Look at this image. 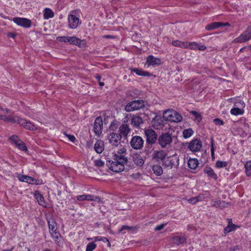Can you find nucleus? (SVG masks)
I'll list each match as a JSON object with an SVG mask.
<instances>
[{
    "label": "nucleus",
    "mask_w": 251,
    "mask_h": 251,
    "mask_svg": "<svg viewBox=\"0 0 251 251\" xmlns=\"http://www.w3.org/2000/svg\"><path fill=\"white\" fill-rule=\"evenodd\" d=\"M197 45L198 43L195 42H188V48H189L191 50H197V47H198Z\"/></svg>",
    "instance_id": "obj_49"
},
{
    "label": "nucleus",
    "mask_w": 251,
    "mask_h": 251,
    "mask_svg": "<svg viewBox=\"0 0 251 251\" xmlns=\"http://www.w3.org/2000/svg\"><path fill=\"white\" fill-rule=\"evenodd\" d=\"M119 133L118 134L121 137L126 138L129 133L130 132V129L128 125L125 123L123 124L119 127Z\"/></svg>",
    "instance_id": "obj_16"
},
{
    "label": "nucleus",
    "mask_w": 251,
    "mask_h": 251,
    "mask_svg": "<svg viewBox=\"0 0 251 251\" xmlns=\"http://www.w3.org/2000/svg\"><path fill=\"white\" fill-rule=\"evenodd\" d=\"M178 164L179 159L176 156H173L171 159L166 160L164 163V165L166 167L170 168H172L175 166H178Z\"/></svg>",
    "instance_id": "obj_18"
},
{
    "label": "nucleus",
    "mask_w": 251,
    "mask_h": 251,
    "mask_svg": "<svg viewBox=\"0 0 251 251\" xmlns=\"http://www.w3.org/2000/svg\"><path fill=\"white\" fill-rule=\"evenodd\" d=\"M239 248L238 246H236L229 249V251H235L236 250H239Z\"/></svg>",
    "instance_id": "obj_61"
},
{
    "label": "nucleus",
    "mask_w": 251,
    "mask_h": 251,
    "mask_svg": "<svg viewBox=\"0 0 251 251\" xmlns=\"http://www.w3.org/2000/svg\"><path fill=\"white\" fill-rule=\"evenodd\" d=\"M190 113L194 117L195 120L198 123L200 122L201 120L202 117L200 113L195 111H191Z\"/></svg>",
    "instance_id": "obj_41"
},
{
    "label": "nucleus",
    "mask_w": 251,
    "mask_h": 251,
    "mask_svg": "<svg viewBox=\"0 0 251 251\" xmlns=\"http://www.w3.org/2000/svg\"><path fill=\"white\" fill-rule=\"evenodd\" d=\"M211 152L212 156L214 154V147H213V140H212V142H211Z\"/></svg>",
    "instance_id": "obj_62"
},
{
    "label": "nucleus",
    "mask_w": 251,
    "mask_h": 251,
    "mask_svg": "<svg viewBox=\"0 0 251 251\" xmlns=\"http://www.w3.org/2000/svg\"><path fill=\"white\" fill-rule=\"evenodd\" d=\"M127 162V158L124 155L114 154L112 159L106 161V165L113 172L119 173L125 169V165Z\"/></svg>",
    "instance_id": "obj_1"
},
{
    "label": "nucleus",
    "mask_w": 251,
    "mask_h": 251,
    "mask_svg": "<svg viewBox=\"0 0 251 251\" xmlns=\"http://www.w3.org/2000/svg\"><path fill=\"white\" fill-rule=\"evenodd\" d=\"M197 47H197V50H201V51H203L206 49V46L204 45H201V44L199 45L198 44Z\"/></svg>",
    "instance_id": "obj_59"
},
{
    "label": "nucleus",
    "mask_w": 251,
    "mask_h": 251,
    "mask_svg": "<svg viewBox=\"0 0 251 251\" xmlns=\"http://www.w3.org/2000/svg\"><path fill=\"white\" fill-rule=\"evenodd\" d=\"M103 37L105 38H107V39L113 38V37L110 35H105L103 36Z\"/></svg>",
    "instance_id": "obj_64"
},
{
    "label": "nucleus",
    "mask_w": 251,
    "mask_h": 251,
    "mask_svg": "<svg viewBox=\"0 0 251 251\" xmlns=\"http://www.w3.org/2000/svg\"><path fill=\"white\" fill-rule=\"evenodd\" d=\"M11 112V111L7 109H3L0 108V119L4 122H9L11 123H18L19 124L20 120L21 118L19 117H13L11 115H6Z\"/></svg>",
    "instance_id": "obj_3"
},
{
    "label": "nucleus",
    "mask_w": 251,
    "mask_h": 251,
    "mask_svg": "<svg viewBox=\"0 0 251 251\" xmlns=\"http://www.w3.org/2000/svg\"><path fill=\"white\" fill-rule=\"evenodd\" d=\"M166 154L163 151H155L152 154V158L159 161L162 160L165 157Z\"/></svg>",
    "instance_id": "obj_25"
},
{
    "label": "nucleus",
    "mask_w": 251,
    "mask_h": 251,
    "mask_svg": "<svg viewBox=\"0 0 251 251\" xmlns=\"http://www.w3.org/2000/svg\"><path fill=\"white\" fill-rule=\"evenodd\" d=\"M68 37L69 36H59L57 37L56 39L57 41L61 42H68Z\"/></svg>",
    "instance_id": "obj_51"
},
{
    "label": "nucleus",
    "mask_w": 251,
    "mask_h": 251,
    "mask_svg": "<svg viewBox=\"0 0 251 251\" xmlns=\"http://www.w3.org/2000/svg\"><path fill=\"white\" fill-rule=\"evenodd\" d=\"M94 165L97 167H101L104 166V162L100 159H98L95 160Z\"/></svg>",
    "instance_id": "obj_50"
},
{
    "label": "nucleus",
    "mask_w": 251,
    "mask_h": 251,
    "mask_svg": "<svg viewBox=\"0 0 251 251\" xmlns=\"http://www.w3.org/2000/svg\"><path fill=\"white\" fill-rule=\"evenodd\" d=\"M100 241L106 242L108 243V245L109 246H110V243L109 240L107 238L104 237H100V236L94 237V241L95 242Z\"/></svg>",
    "instance_id": "obj_45"
},
{
    "label": "nucleus",
    "mask_w": 251,
    "mask_h": 251,
    "mask_svg": "<svg viewBox=\"0 0 251 251\" xmlns=\"http://www.w3.org/2000/svg\"><path fill=\"white\" fill-rule=\"evenodd\" d=\"M19 125L26 129L35 130L36 129V127L33 123L24 119L21 118L20 120Z\"/></svg>",
    "instance_id": "obj_17"
},
{
    "label": "nucleus",
    "mask_w": 251,
    "mask_h": 251,
    "mask_svg": "<svg viewBox=\"0 0 251 251\" xmlns=\"http://www.w3.org/2000/svg\"><path fill=\"white\" fill-rule=\"evenodd\" d=\"M228 165V163L226 161H222L220 160H218L215 164L216 167L217 168H222L224 167H226Z\"/></svg>",
    "instance_id": "obj_44"
},
{
    "label": "nucleus",
    "mask_w": 251,
    "mask_h": 251,
    "mask_svg": "<svg viewBox=\"0 0 251 251\" xmlns=\"http://www.w3.org/2000/svg\"><path fill=\"white\" fill-rule=\"evenodd\" d=\"M119 122L116 120H113L110 124L109 127V130L110 133L111 131L114 132L118 127L119 126Z\"/></svg>",
    "instance_id": "obj_37"
},
{
    "label": "nucleus",
    "mask_w": 251,
    "mask_h": 251,
    "mask_svg": "<svg viewBox=\"0 0 251 251\" xmlns=\"http://www.w3.org/2000/svg\"><path fill=\"white\" fill-rule=\"evenodd\" d=\"M132 161L138 166L142 167L145 163V160L143 157L139 154H134L132 156Z\"/></svg>",
    "instance_id": "obj_21"
},
{
    "label": "nucleus",
    "mask_w": 251,
    "mask_h": 251,
    "mask_svg": "<svg viewBox=\"0 0 251 251\" xmlns=\"http://www.w3.org/2000/svg\"><path fill=\"white\" fill-rule=\"evenodd\" d=\"M76 198L77 200L79 201H83L85 200L90 201V200H93L92 198V195L90 194L79 195L77 196Z\"/></svg>",
    "instance_id": "obj_38"
},
{
    "label": "nucleus",
    "mask_w": 251,
    "mask_h": 251,
    "mask_svg": "<svg viewBox=\"0 0 251 251\" xmlns=\"http://www.w3.org/2000/svg\"><path fill=\"white\" fill-rule=\"evenodd\" d=\"M81 49H85L87 47L86 42L84 40H81L78 38L77 44L75 45Z\"/></svg>",
    "instance_id": "obj_46"
},
{
    "label": "nucleus",
    "mask_w": 251,
    "mask_h": 251,
    "mask_svg": "<svg viewBox=\"0 0 251 251\" xmlns=\"http://www.w3.org/2000/svg\"><path fill=\"white\" fill-rule=\"evenodd\" d=\"M237 227H238V226L235 225V224H233L232 223H229L228 224V226L225 228L224 233H227L230 232H231L232 231L235 230Z\"/></svg>",
    "instance_id": "obj_36"
},
{
    "label": "nucleus",
    "mask_w": 251,
    "mask_h": 251,
    "mask_svg": "<svg viewBox=\"0 0 251 251\" xmlns=\"http://www.w3.org/2000/svg\"><path fill=\"white\" fill-rule=\"evenodd\" d=\"M199 162L197 159L190 158L188 161V166L189 168L194 170L198 166Z\"/></svg>",
    "instance_id": "obj_32"
},
{
    "label": "nucleus",
    "mask_w": 251,
    "mask_h": 251,
    "mask_svg": "<svg viewBox=\"0 0 251 251\" xmlns=\"http://www.w3.org/2000/svg\"><path fill=\"white\" fill-rule=\"evenodd\" d=\"M203 172L206 174L209 177L214 180L218 178L217 174L214 172L213 170L209 166H206L203 169Z\"/></svg>",
    "instance_id": "obj_23"
},
{
    "label": "nucleus",
    "mask_w": 251,
    "mask_h": 251,
    "mask_svg": "<svg viewBox=\"0 0 251 251\" xmlns=\"http://www.w3.org/2000/svg\"><path fill=\"white\" fill-rule=\"evenodd\" d=\"M8 36L10 37H12L13 38H14L16 36V34L13 33H9Z\"/></svg>",
    "instance_id": "obj_63"
},
{
    "label": "nucleus",
    "mask_w": 251,
    "mask_h": 251,
    "mask_svg": "<svg viewBox=\"0 0 251 251\" xmlns=\"http://www.w3.org/2000/svg\"><path fill=\"white\" fill-rule=\"evenodd\" d=\"M54 16V13L52 10L49 8H46L44 11V18L45 19H49Z\"/></svg>",
    "instance_id": "obj_34"
},
{
    "label": "nucleus",
    "mask_w": 251,
    "mask_h": 251,
    "mask_svg": "<svg viewBox=\"0 0 251 251\" xmlns=\"http://www.w3.org/2000/svg\"><path fill=\"white\" fill-rule=\"evenodd\" d=\"M147 63L149 66L160 65L162 64L161 59L151 55L147 57Z\"/></svg>",
    "instance_id": "obj_20"
},
{
    "label": "nucleus",
    "mask_w": 251,
    "mask_h": 251,
    "mask_svg": "<svg viewBox=\"0 0 251 251\" xmlns=\"http://www.w3.org/2000/svg\"><path fill=\"white\" fill-rule=\"evenodd\" d=\"M94 132L96 135L101 134L103 129V121L100 116L97 117L94 124Z\"/></svg>",
    "instance_id": "obj_11"
},
{
    "label": "nucleus",
    "mask_w": 251,
    "mask_h": 251,
    "mask_svg": "<svg viewBox=\"0 0 251 251\" xmlns=\"http://www.w3.org/2000/svg\"><path fill=\"white\" fill-rule=\"evenodd\" d=\"M16 147L20 150L26 151H27V148L25 144L22 140H19L18 143L16 144Z\"/></svg>",
    "instance_id": "obj_39"
},
{
    "label": "nucleus",
    "mask_w": 251,
    "mask_h": 251,
    "mask_svg": "<svg viewBox=\"0 0 251 251\" xmlns=\"http://www.w3.org/2000/svg\"><path fill=\"white\" fill-rule=\"evenodd\" d=\"M251 38V26L248 27L239 37L234 39L235 43H244Z\"/></svg>",
    "instance_id": "obj_7"
},
{
    "label": "nucleus",
    "mask_w": 251,
    "mask_h": 251,
    "mask_svg": "<svg viewBox=\"0 0 251 251\" xmlns=\"http://www.w3.org/2000/svg\"><path fill=\"white\" fill-rule=\"evenodd\" d=\"M34 196L40 205L45 207H46V203L44 200V198L39 191H35L34 192Z\"/></svg>",
    "instance_id": "obj_24"
},
{
    "label": "nucleus",
    "mask_w": 251,
    "mask_h": 251,
    "mask_svg": "<svg viewBox=\"0 0 251 251\" xmlns=\"http://www.w3.org/2000/svg\"><path fill=\"white\" fill-rule=\"evenodd\" d=\"M10 140L13 142V143L16 145L19 140L20 139H19L18 137L16 135H13L10 137Z\"/></svg>",
    "instance_id": "obj_54"
},
{
    "label": "nucleus",
    "mask_w": 251,
    "mask_h": 251,
    "mask_svg": "<svg viewBox=\"0 0 251 251\" xmlns=\"http://www.w3.org/2000/svg\"><path fill=\"white\" fill-rule=\"evenodd\" d=\"M48 224L49 227L50 232L51 231H55L57 230V224L53 218H50L47 219Z\"/></svg>",
    "instance_id": "obj_27"
},
{
    "label": "nucleus",
    "mask_w": 251,
    "mask_h": 251,
    "mask_svg": "<svg viewBox=\"0 0 251 251\" xmlns=\"http://www.w3.org/2000/svg\"><path fill=\"white\" fill-rule=\"evenodd\" d=\"M193 130L191 128L185 129L183 131V136L186 139L191 137L193 134Z\"/></svg>",
    "instance_id": "obj_42"
},
{
    "label": "nucleus",
    "mask_w": 251,
    "mask_h": 251,
    "mask_svg": "<svg viewBox=\"0 0 251 251\" xmlns=\"http://www.w3.org/2000/svg\"><path fill=\"white\" fill-rule=\"evenodd\" d=\"M199 198L200 197L190 198L188 200V202L192 204H195L200 201Z\"/></svg>",
    "instance_id": "obj_52"
},
{
    "label": "nucleus",
    "mask_w": 251,
    "mask_h": 251,
    "mask_svg": "<svg viewBox=\"0 0 251 251\" xmlns=\"http://www.w3.org/2000/svg\"><path fill=\"white\" fill-rule=\"evenodd\" d=\"M224 25H225L221 22H213L208 24L205 26V28L207 30H213Z\"/></svg>",
    "instance_id": "obj_28"
},
{
    "label": "nucleus",
    "mask_w": 251,
    "mask_h": 251,
    "mask_svg": "<svg viewBox=\"0 0 251 251\" xmlns=\"http://www.w3.org/2000/svg\"><path fill=\"white\" fill-rule=\"evenodd\" d=\"M131 72H134L136 74L140 76H151L152 75V74L148 72L136 68L131 69Z\"/></svg>",
    "instance_id": "obj_31"
},
{
    "label": "nucleus",
    "mask_w": 251,
    "mask_h": 251,
    "mask_svg": "<svg viewBox=\"0 0 251 251\" xmlns=\"http://www.w3.org/2000/svg\"><path fill=\"white\" fill-rule=\"evenodd\" d=\"M107 139H108L109 143L112 146L117 147L121 144L122 137L118 133L111 132L108 134Z\"/></svg>",
    "instance_id": "obj_9"
},
{
    "label": "nucleus",
    "mask_w": 251,
    "mask_h": 251,
    "mask_svg": "<svg viewBox=\"0 0 251 251\" xmlns=\"http://www.w3.org/2000/svg\"><path fill=\"white\" fill-rule=\"evenodd\" d=\"M68 41L70 44L75 45L77 44L78 38L75 36L69 37Z\"/></svg>",
    "instance_id": "obj_48"
},
{
    "label": "nucleus",
    "mask_w": 251,
    "mask_h": 251,
    "mask_svg": "<svg viewBox=\"0 0 251 251\" xmlns=\"http://www.w3.org/2000/svg\"><path fill=\"white\" fill-rule=\"evenodd\" d=\"M173 243L177 246L183 244L186 241V238L183 236H175L172 238Z\"/></svg>",
    "instance_id": "obj_26"
},
{
    "label": "nucleus",
    "mask_w": 251,
    "mask_h": 251,
    "mask_svg": "<svg viewBox=\"0 0 251 251\" xmlns=\"http://www.w3.org/2000/svg\"><path fill=\"white\" fill-rule=\"evenodd\" d=\"M228 203L224 201H215L214 204V206L216 207H220L223 208L227 205Z\"/></svg>",
    "instance_id": "obj_43"
},
{
    "label": "nucleus",
    "mask_w": 251,
    "mask_h": 251,
    "mask_svg": "<svg viewBox=\"0 0 251 251\" xmlns=\"http://www.w3.org/2000/svg\"><path fill=\"white\" fill-rule=\"evenodd\" d=\"M152 169L153 173L157 176H161L163 173V170L160 165H155Z\"/></svg>",
    "instance_id": "obj_35"
},
{
    "label": "nucleus",
    "mask_w": 251,
    "mask_h": 251,
    "mask_svg": "<svg viewBox=\"0 0 251 251\" xmlns=\"http://www.w3.org/2000/svg\"><path fill=\"white\" fill-rule=\"evenodd\" d=\"M172 45L174 47L183 49H187L188 47L187 42H182L179 40L173 41L172 42Z\"/></svg>",
    "instance_id": "obj_29"
},
{
    "label": "nucleus",
    "mask_w": 251,
    "mask_h": 251,
    "mask_svg": "<svg viewBox=\"0 0 251 251\" xmlns=\"http://www.w3.org/2000/svg\"><path fill=\"white\" fill-rule=\"evenodd\" d=\"M64 134L68 137V138L69 139V140L72 142H74L75 141V137L73 135H70V134H67V133L66 132H64Z\"/></svg>",
    "instance_id": "obj_55"
},
{
    "label": "nucleus",
    "mask_w": 251,
    "mask_h": 251,
    "mask_svg": "<svg viewBox=\"0 0 251 251\" xmlns=\"http://www.w3.org/2000/svg\"><path fill=\"white\" fill-rule=\"evenodd\" d=\"M94 149L97 153H101L104 150L103 142L101 140L97 141L94 146Z\"/></svg>",
    "instance_id": "obj_30"
},
{
    "label": "nucleus",
    "mask_w": 251,
    "mask_h": 251,
    "mask_svg": "<svg viewBox=\"0 0 251 251\" xmlns=\"http://www.w3.org/2000/svg\"><path fill=\"white\" fill-rule=\"evenodd\" d=\"M51 237L54 240L55 243L58 245H60V238L61 237V236L59 232L52 231L50 232Z\"/></svg>",
    "instance_id": "obj_33"
},
{
    "label": "nucleus",
    "mask_w": 251,
    "mask_h": 251,
    "mask_svg": "<svg viewBox=\"0 0 251 251\" xmlns=\"http://www.w3.org/2000/svg\"><path fill=\"white\" fill-rule=\"evenodd\" d=\"M126 149L124 148V147H122L121 148V149H119L117 151V152H115V153H113V154H118V155H124V153H126Z\"/></svg>",
    "instance_id": "obj_53"
},
{
    "label": "nucleus",
    "mask_w": 251,
    "mask_h": 251,
    "mask_svg": "<svg viewBox=\"0 0 251 251\" xmlns=\"http://www.w3.org/2000/svg\"><path fill=\"white\" fill-rule=\"evenodd\" d=\"M246 174L247 176H251V161H248L245 164Z\"/></svg>",
    "instance_id": "obj_40"
},
{
    "label": "nucleus",
    "mask_w": 251,
    "mask_h": 251,
    "mask_svg": "<svg viewBox=\"0 0 251 251\" xmlns=\"http://www.w3.org/2000/svg\"><path fill=\"white\" fill-rule=\"evenodd\" d=\"M164 114L167 115V119L171 122L177 123L181 122L182 120V117L175 111H166Z\"/></svg>",
    "instance_id": "obj_10"
},
{
    "label": "nucleus",
    "mask_w": 251,
    "mask_h": 251,
    "mask_svg": "<svg viewBox=\"0 0 251 251\" xmlns=\"http://www.w3.org/2000/svg\"><path fill=\"white\" fill-rule=\"evenodd\" d=\"M158 143L162 148H169L173 141L172 135L168 133H163L158 137Z\"/></svg>",
    "instance_id": "obj_4"
},
{
    "label": "nucleus",
    "mask_w": 251,
    "mask_h": 251,
    "mask_svg": "<svg viewBox=\"0 0 251 251\" xmlns=\"http://www.w3.org/2000/svg\"><path fill=\"white\" fill-rule=\"evenodd\" d=\"M19 179L21 181L27 182L29 184L36 185H38L40 184L39 180H37L29 176L22 175L20 177H19Z\"/></svg>",
    "instance_id": "obj_19"
},
{
    "label": "nucleus",
    "mask_w": 251,
    "mask_h": 251,
    "mask_svg": "<svg viewBox=\"0 0 251 251\" xmlns=\"http://www.w3.org/2000/svg\"><path fill=\"white\" fill-rule=\"evenodd\" d=\"M234 101H236V102H235V103H234L235 107L230 110V113L232 115H235V116L242 115L244 112V110L242 108H240L238 107V103H239L240 104H241V106L242 107H244L245 103L240 99H235Z\"/></svg>",
    "instance_id": "obj_8"
},
{
    "label": "nucleus",
    "mask_w": 251,
    "mask_h": 251,
    "mask_svg": "<svg viewBox=\"0 0 251 251\" xmlns=\"http://www.w3.org/2000/svg\"><path fill=\"white\" fill-rule=\"evenodd\" d=\"M143 123L142 118L139 116H134L131 120V124L134 127L139 128L140 125Z\"/></svg>",
    "instance_id": "obj_22"
},
{
    "label": "nucleus",
    "mask_w": 251,
    "mask_h": 251,
    "mask_svg": "<svg viewBox=\"0 0 251 251\" xmlns=\"http://www.w3.org/2000/svg\"><path fill=\"white\" fill-rule=\"evenodd\" d=\"M166 225H167V223L162 224L160 225H158L155 227L154 230L155 231L161 230L163 229Z\"/></svg>",
    "instance_id": "obj_57"
},
{
    "label": "nucleus",
    "mask_w": 251,
    "mask_h": 251,
    "mask_svg": "<svg viewBox=\"0 0 251 251\" xmlns=\"http://www.w3.org/2000/svg\"><path fill=\"white\" fill-rule=\"evenodd\" d=\"M68 23V26L71 29L76 28L80 24L79 18L73 14L69 15Z\"/></svg>",
    "instance_id": "obj_14"
},
{
    "label": "nucleus",
    "mask_w": 251,
    "mask_h": 251,
    "mask_svg": "<svg viewBox=\"0 0 251 251\" xmlns=\"http://www.w3.org/2000/svg\"><path fill=\"white\" fill-rule=\"evenodd\" d=\"M214 123L217 126H221L223 125L224 123L223 121L221 120V119L219 118H216L214 120Z\"/></svg>",
    "instance_id": "obj_56"
},
{
    "label": "nucleus",
    "mask_w": 251,
    "mask_h": 251,
    "mask_svg": "<svg viewBox=\"0 0 251 251\" xmlns=\"http://www.w3.org/2000/svg\"><path fill=\"white\" fill-rule=\"evenodd\" d=\"M151 123L153 127L156 129L160 130L162 129L165 125V122L160 116H155L151 121Z\"/></svg>",
    "instance_id": "obj_15"
},
{
    "label": "nucleus",
    "mask_w": 251,
    "mask_h": 251,
    "mask_svg": "<svg viewBox=\"0 0 251 251\" xmlns=\"http://www.w3.org/2000/svg\"><path fill=\"white\" fill-rule=\"evenodd\" d=\"M145 106L144 101L143 100H133L128 103L125 107L126 112H130L134 110H139Z\"/></svg>",
    "instance_id": "obj_5"
},
{
    "label": "nucleus",
    "mask_w": 251,
    "mask_h": 251,
    "mask_svg": "<svg viewBox=\"0 0 251 251\" xmlns=\"http://www.w3.org/2000/svg\"><path fill=\"white\" fill-rule=\"evenodd\" d=\"M144 143L143 139L140 136H133L129 142L130 146L134 150H141Z\"/></svg>",
    "instance_id": "obj_6"
},
{
    "label": "nucleus",
    "mask_w": 251,
    "mask_h": 251,
    "mask_svg": "<svg viewBox=\"0 0 251 251\" xmlns=\"http://www.w3.org/2000/svg\"><path fill=\"white\" fill-rule=\"evenodd\" d=\"M132 228V227L127 226H123L120 229V232H122L124 230H128Z\"/></svg>",
    "instance_id": "obj_60"
},
{
    "label": "nucleus",
    "mask_w": 251,
    "mask_h": 251,
    "mask_svg": "<svg viewBox=\"0 0 251 251\" xmlns=\"http://www.w3.org/2000/svg\"><path fill=\"white\" fill-rule=\"evenodd\" d=\"M202 148V143L200 140L194 139L192 140L188 146V148L193 152L200 151Z\"/></svg>",
    "instance_id": "obj_12"
},
{
    "label": "nucleus",
    "mask_w": 251,
    "mask_h": 251,
    "mask_svg": "<svg viewBox=\"0 0 251 251\" xmlns=\"http://www.w3.org/2000/svg\"><path fill=\"white\" fill-rule=\"evenodd\" d=\"M92 198L93 200H90V201H97L99 203H102L103 202L102 200L99 197L94 196L92 195Z\"/></svg>",
    "instance_id": "obj_58"
},
{
    "label": "nucleus",
    "mask_w": 251,
    "mask_h": 251,
    "mask_svg": "<svg viewBox=\"0 0 251 251\" xmlns=\"http://www.w3.org/2000/svg\"><path fill=\"white\" fill-rule=\"evenodd\" d=\"M146 138V147L151 148L158 140V136L156 132L152 129L148 128L144 129Z\"/></svg>",
    "instance_id": "obj_2"
},
{
    "label": "nucleus",
    "mask_w": 251,
    "mask_h": 251,
    "mask_svg": "<svg viewBox=\"0 0 251 251\" xmlns=\"http://www.w3.org/2000/svg\"><path fill=\"white\" fill-rule=\"evenodd\" d=\"M97 245L94 242H90L88 243L86 246V251H93L96 249Z\"/></svg>",
    "instance_id": "obj_47"
},
{
    "label": "nucleus",
    "mask_w": 251,
    "mask_h": 251,
    "mask_svg": "<svg viewBox=\"0 0 251 251\" xmlns=\"http://www.w3.org/2000/svg\"><path fill=\"white\" fill-rule=\"evenodd\" d=\"M13 21L17 25L25 28L30 27L31 25V21L26 18L16 17L13 18Z\"/></svg>",
    "instance_id": "obj_13"
}]
</instances>
